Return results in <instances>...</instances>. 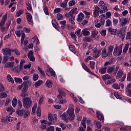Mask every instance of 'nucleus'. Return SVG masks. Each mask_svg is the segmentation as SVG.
I'll return each instance as SVG.
<instances>
[{
    "instance_id": "f257e3e1",
    "label": "nucleus",
    "mask_w": 131,
    "mask_h": 131,
    "mask_svg": "<svg viewBox=\"0 0 131 131\" xmlns=\"http://www.w3.org/2000/svg\"><path fill=\"white\" fill-rule=\"evenodd\" d=\"M22 101L25 109H29L32 105V100L29 97L24 98Z\"/></svg>"
},
{
    "instance_id": "f03ea898",
    "label": "nucleus",
    "mask_w": 131,
    "mask_h": 131,
    "mask_svg": "<svg viewBox=\"0 0 131 131\" xmlns=\"http://www.w3.org/2000/svg\"><path fill=\"white\" fill-rule=\"evenodd\" d=\"M67 112L70 117V120H73L75 117V115H74V106L73 104H70L68 110L67 111Z\"/></svg>"
},
{
    "instance_id": "7ed1b4c3",
    "label": "nucleus",
    "mask_w": 131,
    "mask_h": 131,
    "mask_svg": "<svg viewBox=\"0 0 131 131\" xmlns=\"http://www.w3.org/2000/svg\"><path fill=\"white\" fill-rule=\"evenodd\" d=\"M99 6L100 8L99 10V12L100 14H104L105 12L108 11V9L107 8V6L105 5L104 1H100L99 3Z\"/></svg>"
},
{
    "instance_id": "20e7f679",
    "label": "nucleus",
    "mask_w": 131,
    "mask_h": 131,
    "mask_svg": "<svg viewBox=\"0 0 131 131\" xmlns=\"http://www.w3.org/2000/svg\"><path fill=\"white\" fill-rule=\"evenodd\" d=\"M119 69V67L117 66L115 68V67L114 66L112 67H108L107 69V72L109 74H111V73H114L115 75H116V74L117 73V71H118V70Z\"/></svg>"
},
{
    "instance_id": "39448f33",
    "label": "nucleus",
    "mask_w": 131,
    "mask_h": 131,
    "mask_svg": "<svg viewBox=\"0 0 131 131\" xmlns=\"http://www.w3.org/2000/svg\"><path fill=\"white\" fill-rule=\"evenodd\" d=\"M14 64L15 63L13 61L8 62L5 64L4 67L5 68H10L11 71H14V70L17 71V70H18V68H19V66H17V67H15L14 68Z\"/></svg>"
},
{
    "instance_id": "423d86ee",
    "label": "nucleus",
    "mask_w": 131,
    "mask_h": 131,
    "mask_svg": "<svg viewBox=\"0 0 131 131\" xmlns=\"http://www.w3.org/2000/svg\"><path fill=\"white\" fill-rule=\"evenodd\" d=\"M114 54H116L117 56H120L122 53V46L116 45L114 48Z\"/></svg>"
},
{
    "instance_id": "0eeeda50",
    "label": "nucleus",
    "mask_w": 131,
    "mask_h": 131,
    "mask_svg": "<svg viewBox=\"0 0 131 131\" xmlns=\"http://www.w3.org/2000/svg\"><path fill=\"white\" fill-rule=\"evenodd\" d=\"M99 22H100V19H95L94 21L95 27H96V28H100L102 25H104V24H105V19L101 18L100 19V23Z\"/></svg>"
},
{
    "instance_id": "6e6552de",
    "label": "nucleus",
    "mask_w": 131,
    "mask_h": 131,
    "mask_svg": "<svg viewBox=\"0 0 131 131\" xmlns=\"http://www.w3.org/2000/svg\"><path fill=\"white\" fill-rule=\"evenodd\" d=\"M63 95H58L57 96V98L58 99V100H56L55 102L56 103H59V104H65V103H67V100H63Z\"/></svg>"
},
{
    "instance_id": "1a4fd4ad",
    "label": "nucleus",
    "mask_w": 131,
    "mask_h": 131,
    "mask_svg": "<svg viewBox=\"0 0 131 131\" xmlns=\"http://www.w3.org/2000/svg\"><path fill=\"white\" fill-rule=\"evenodd\" d=\"M48 119L51 121V122H56L57 121V115L56 114H49L48 116Z\"/></svg>"
},
{
    "instance_id": "9d476101",
    "label": "nucleus",
    "mask_w": 131,
    "mask_h": 131,
    "mask_svg": "<svg viewBox=\"0 0 131 131\" xmlns=\"http://www.w3.org/2000/svg\"><path fill=\"white\" fill-rule=\"evenodd\" d=\"M11 52H12V49L9 48L2 49V53L4 56H11V55H12Z\"/></svg>"
},
{
    "instance_id": "9b49d317",
    "label": "nucleus",
    "mask_w": 131,
    "mask_h": 131,
    "mask_svg": "<svg viewBox=\"0 0 131 131\" xmlns=\"http://www.w3.org/2000/svg\"><path fill=\"white\" fill-rule=\"evenodd\" d=\"M120 22L121 26H125V25L128 24L129 21L128 18L121 17L120 18Z\"/></svg>"
},
{
    "instance_id": "f8f14e48",
    "label": "nucleus",
    "mask_w": 131,
    "mask_h": 131,
    "mask_svg": "<svg viewBox=\"0 0 131 131\" xmlns=\"http://www.w3.org/2000/svg\"><path fill=\"white\" fill-rule=\"evenodd\" d=\"M61 119L64 121H68L70 120V117L66 113H63L62 115L60 116Z\"/></svg>"
},
{
    "instance_id": "ddd939ff",
    "label": "nucleus",
    "mask_w": 131,
    "mask_h": 131,
    "mask_svg": "<svg viewBox=\"0 0 131 131\" xmlns=\"http://www.w3.org/2000/svg\"><path fill=\"white\" fill-rule=\"evenodd\" d=\"M28 57L31 62H34V61H35V58H34L33 52H32V51H30L28 54Z\"/></svg>"
},
{
    "instance_id": "4468645a",
    "label": "nucleus",
    "mask_w": 131,
    "mask_h": 131,
    "mask_svg": "<svg viewBox=\"0 0 131 131\" xmlns=\"http://www.w3.org/2000/svg\"><path fill=\"white\" fill-rule=\"evenodd\" d=\"M109 56V53L107 52V49L106 48L103 49L102 50L101 52V56L103 59H105V58H107V57Z\"/></svg>"
},
{
    "instance_id": "2eb2a0df",
    "label": "nucleus",
    "mask_w": 131,
    "mask_h": 131,
    "mask_svg": "<svg viewBox=\"0 0 131 131\" xmlns=\"http://www.w3.org/2000/svg\"><path fill=\"white\" fill-rule=\"evenodd\" d=\"M100 14V8L98 6L95 7L93 10V15L94 17H98Z\"/></svg>"
},
{
    "instance_id": "dca6fc26",
    "label": "nucleus",
    "mask_w": 131,
    "mask_h": 131,
    "mask_svg": "<svg viewBox=\"0 0 131 131\" xmlns=\"http://www.w3.org/2000/svg\"><path fill=\"white\" fill-rule=\"evenodd\" d=\"M26 15L29 24H32V23H33V20H32V15L30 13L28 12L26 13Z\"/></svg>"
},
{
    "instance_id": "f3484780",
    "label": "nucleus",
    "mask_w": 131,
    "mask_h": 131,
    "mask_svg": "<svg viewBox=\"0 0 131 131\" xmlns=\"http://www.w3.org/2000/svg\"><path fill=\"white\" fill-rule=\"evenodd\" d=\"M67 3H68V0H65L64 2H62L60 4V8H62L64 9V11H67V10H69V9L67 8Z\"/></svg>"
},
{
    "instance_id": "a211bd4d",
    "label": "nucleus",
    "mask_w": 131,
    "mask_h": 131,
    "mask_svg": "<svg viewBox=\"0 0 131 131\" xmlns=\"http://www.w3.org/2000/svg\"><path fill=\"white\" fill-rule=\"evenodd\" d=\"M7 14L3 15L2 20L0 22V28L3 27L6 23V20H7Z\"/></svg>"
},
{
    "instance_id": "6ab92c4d",
    "label": "nucleus",
    "mask_w": 131,
    "mask_h": 131,
    "mask_svg": "<svg viewBox=\"0 0 131 131\" xmlns=\"http://www.w3.org/2000/svg\"><path fill=\"white\" fill-rule=\"evenodd\" d=\"M83 19H84V14L82 13H80L77 18V21L78 22H81Z\"/></svg>"
},
{
    "instance_id": "aec40b11",
    "label": "nucleus",
    "mask_w": 131,
    "mask_h": 131,
    "mask_svg": "<svg viewBox=\"0 0 131 131\" xmlns=\"http://www.w3.org/2000/svg\"><path fill=\"white\" fill-rule=\"evenodd\" d=\"M101 54V50H95L93 54L94 58H98Z\"/></svg>"
},
{
    "instance_id": "412c9836",
    "label": "nucleus",
    "mask_w": 131,
    "mask_h": 131,
    "mask_svg": "<svg viewBox=\"0 0 131 131\" xmlns=\"http://www.w3.org/2000/svg\"><path fill=\"white\" fill-rule=\"evenodd\" d=\"M81 34H83V36H89L91 33L88 30V29H84L82 30Z\"/></svg>"
},
{
    "instance_id": "4be33fe9",
    "label": "nucleus",
    "mask_w": 131,
    "mask_h": 131,
    "mask_svg": "<svg viewBox=\"0 0 131 131\" xmlns=\"http://www.w3.org/2000/svg\"><path fill=\"white\" fill-rule=\"evenodd\" d=\"M45 85L47 88H51L53 86V81L51 80L48 79L46 81Z\"/></svg>"
},
{
    "instance_id": "5701e85b",
    "label": "nucleus",
    "mask_w": 131,
    "mask_h": 131,
    "mask_svg": "<svg viewBox=\"0 0 131 131\" xmlns=\"http://www.w3.org/2000/svg\"><path fill=\"white\" fill-rule=\"evenodd\" d=\"M113 50H114V47L113 46H110L107 48V52L109 54V57L112 55V53L113 52Z\"/></svg>"
},
{
    "instance_id": "b1692460",
    "label": "nucleus",
    "mask_w": 131,
    "mask_h": 131,
    "mask_svg": "<svg viewBox=\"0 0 131 131\" xmlns=\"http://www.w3.org/2000/svg\"><path fill=\"white\" fill-rule=\"evenodd\" d=\"M81 65H82V68L84 70H85V71H86L87 72H89L91 74H93V73H92V72H91V70H90V69H89L88 66H86V65H85V64L84 63H82Z\"/></svg>"
},
{
    "instance_id": "393cba45",
    "label": "nucleus",
    "mask_w": 131,
    "mask_h": 131,
    "mask_svg": "<svg viewBox=\"0 0 131 131\" xmlns=\"http://www.w3.org/2000/svg\"><path fill=\"white\" fill-rule=\"evenodd\" d=\"M96 116L99 120H104V116L100 112H96Z\"/></svg>"
},
{
    "instance_id": "a878e982",
    "label": "nucleus",
    "mask_w": 131,
    "mask_h": 131,
    "mask_svg": "<svg viewBox=\"0 0 131 131\" xmlns=\"http://www.w3.org/2000/svg\"><path fill=\"white\" fill-rule=\"evenodd\" d=\"M52 24L53 27H54V28H55L56 30H59V26L58 25V23H57V21H56L55 19H52Z\"/></svg>"
},
{
    "instance_id": "bb28decb",
    "label": "nucleus",
    "mask_w": 131,
    "mask_h": 131,
    "mask_svg": "<svg viewBox=\"0 0 131 131\" xmlns=\"http://www.w3.org/2000/svg\"><path fill=\"white\" fill-rule=\"evenodd\" d=\"M60 24L61 29H64L66 27V25L67 24V21L66 20H61L59 22Z\"/></svg>"
},
{
    "instance_id": "cd10ccee",
    "label": "nucleus",
    "mask_w": 131,
    "mask_h": 131,
    "mask_svg": "<svg viewBox=\"0 0 131 131\" xmlns=\"http://www.w3.org/2000/svg\"><path fill=\"white\" fill-rule=\"evenodd\" d=\"M111 80H106L105 81V84H112V83L115 82L116 79L115 78H112V79H110Z\"/></svg>"
},
{
    "instance_id": "c85d7f7f",
    "label": "nucleus",
    "mask_w": 131,
    "mask_h": 131,
    "mask_svg": "<svg viewBox=\"0 0 131 131\" xmlns=\"http://www.w3.org/2000/svg\"><path fill=\"white\" fill-rule=\"evenodd\" d=\"M103 80H107V79H112V78H114V77H111L109 75V74H105L102 76Z\"/></svg>"
},
{
    "instance_id": "c756f323",
    "label": "nucleus",
    "mask_w": 131,
    "mask_h": 131,
    "mask_svg": "<svg viewBox=\"0 0 131 131\" xmlns=\"http://www.w3.org/2000/svg\"><path fill=\"white\" fill-rule=\"evenodd\" d=\"M107 31L108 32H110L111 34H113L114 35H116V32H117V30H116L115 29H112V28L110 27L108 28Z\"/></svg>"
},
{
    "instance_id": "7c9ffc66",
    "label": "nucleus",
    "mask_w": 131,
    "mask_h": 131,
    "mask_svg": "<svg viewBox=\"0 0 131 131\" xmlns=\"http://www.w3.org/2000/svg\"><path fill=\"white\" fill-rule=\"evenodd\" d=\"M94 125L98 129H100L102 127V124L101 122H98L97 121H94Z\"/></svg>"
},
{
    "instance_id": "2f4dec72",
    "label": "nucleus",
    "mask_w": 131,
    "mask_h": 131,
    "mask_svg": "<svg viewBox=\"0 0 131 131\" xmlns=\"http://www.w3.org/2000/svg\"><path fill=\"white\" fill-rule=\"evenodd\" d=\"M24 13V10L23 9H19L17 11V12L16 13L15 17L17 18V17H20Z\"/></svg>"
},
{
    "instance_id": "473e14b6",
    "label": "nucleus",
    "mask_w": 131,
    "mask_h": 131,
    "mask_svg": "<svg viewBox=\"0 0 131 131\" xmlns=\"http://www.w3.org/2000/svg\"><path fill=\"white\" fill-rule=\"evenodd\" d=\"M123 75V72L122 71V70H119L117 74L116 77H117V78H120L122 77Z\"/></svg>"
},
{
    "instance_id": "72a5a7b5",
    "label": "nucleus",
    "mask_w": 131,
    "mask_h": 131,
    "mask_svg": "<svg viewBox=\"0 0 131 131\" xmlns=\"http://www.w3.org/2000/svg\"><path fill=\"white\" fill-rule=\"evenodd\" d=\"M7 79L9 82H11V83H14V79L12 78L11 75L8 74L7 75Z\"/></svg>"
},
{
    "instance_id": "f704fd0d",
    "label": "nucleus",
    "mask_w": 131,
    "mask_h": 131,
    "mask_svg": "<svg viewBox=\"0 0 131 131\" xmlns=\"http://www.w3.org/2000/svg\"><path fill=\"white\" fill-rule=\"evenodd\" d=\"M106 71L107 67H103L99 70V73H100V74H105Z\"/></svg>"
},
{
    "instance_id": "c9c22d12",
    "label": "nucleus",
    "mask_w": 131,
    "mask_h": 131,
    "mask_svg": "<svg viewBox=\"0 0 131 131\" xmlns=\"http://www.w3.org/2000/svg\"><path fill=\"white\" fill-rule=\"evenodd\" d=\"M24 63H25V60L21 59L19 64V70H20V71H22V70H23V66L24 65Z\"/></svg>"
},
{
    "instance_id": "e433bc0d",
    "label": "nucleus",
    "mask_w": 131,
    "mask_h": 131,
    "mask_svg": "<svg viewBox=\"0 0 131 131\" xmlns=\"http://www.w3.org/2000/svg\"><path fill=\"white\" fill-rule=\"evenodd\" d=\"M128 48H129V43H127L125 45L124 48L123 50V52L124 54H126V52H127V50H128Z\"/></svg>"
},
{
    "instance_id": "4c0bfd02",
    "label": "nucleus",
    "mask_w": 131,
    "mask_h": 131,
    "mask_svg": "<svg viewBox=\"0 0 131 131\" xmlns=\"http://www.w3.org/2000/svg\"><path fill=\"white\" fill-rule=\"evenodd\" d=\"M45 99V96L42 95L40 97L39 100V103H38V107L43 103V100Z\"/></svg>"
},
{
    "instance_id": "58836bf2",
    "label": "nucleus",
    "mask_w": 131,
    "mask_h": 131,
    "mask_svg": "<svg viewBox=\"0 0 131 131\" xmlns=\"http://www.w3.org/2000/svg\"><path fill=\"white\" fill-rule=\"evenodd\" d=\"M96 64V63L95 61H91L90 62V67L92 70H94L95 69V65Z\"/></svg>"
},
{
    "instance_id": "ea45409f",
    "label": "nucleus",
    "mask_w": 131,
    "mask_h": 131,
    "mask_svg": "<svg viewBox=\"0 0 131 131\" xmlns=\"http://www.w3.org/2000/svg\"><path fill=\"white\" fill-rule=\"evenodd\" d=\"M98 33H99V32L97 30H94L92 31L91 37H93V38H95L97 35H98Z\"/></svg>"
},
{
    "instance_id": "a19ab883",
    "label": "nucleus",
    "mask_w": 131,
    "mask_h": 131,
    "mask_svg": "<svg viewBox=\"0 0 131 131\" xmlns=\"http://www.w3.org/2000/svg\"><path fill=\"white\" fill-rule=\"evenodd\" d=\"M9 61V56L8 55H4L3 57V60L2 62L5 63H7Z\"/></svg>"
},
{
    "instance_id": "79ce46f5",
    "label": "nucleus",
    "mask_w": 131,
    "mask_h": 131,
    "mask_svg": "<svg viewBox=\"0 0 131 131\" xmlns=\"http://www.w3.org/2000/svg\"><path fill=\"white\" fill-rule=\"evenodd\" d=\"M42 80H39L38 81H37L35 84L34 86L35 88H37L38 86H39V85H41V84L42 83Z\"/></svg>"
},
{
    "instance_id": "37998d69",
    "label": "nucleus",
    "mask_w": 131,
    "mask_h": 131,
    "mask_svg": "<svg viewBox=\"0 0 131 131\" xmlns=\"http://www.w3.org/2000/svg\"><path fill=\"white\" fill-rule=\"evenodd\" d=\"M49 73L50 74V76H53L55 77L56 76V74H55V71H54V70L52 68H49Z\"/></svg>"
},
{
    "instance_id": "c03bdc74",
    "label": "nucleus",
    "mask_w": 131,
    "mask_h": 131,
    "mask_svg": "<svg viewBox=\"0 0 131 131\" xmlns=\"http://www.w3.org/2000/svg\"><path fill=\"white\" fill-rule=\"evenodd\" d=\"M11 52H12V53H14L17 56L20 55V52H19L17 49H11Z\"/></svg>"
},
{
    "instance_id": "a18cd8bd",
    "label": "nucleus",
    "mask_w": 131,
    "mask_h": 131,
    "mask_svg": "<svg viewBox=\"0 0 131 131\" xmlns=\"http://www.w3.org/2000/svg\"><path fill=\"white\" fill-rule=\"evenodd\" d=\"M36 113L37 116H39V117L41 116V110H40V107L38 106Z\"/></svg>"
},
{
    "instance_id": "49530a36",
    "label": "nucleus",
    "mask_w": 131,
    "mask_h": 131,
    "mask_svg": "<svg viewBox=\"0 0 131 131\" xmlns=\"http://www.w3.org/2000/svg\"><path fill=\"white\" fill-rule=\"evenodd\" d=\"M26 93H27V91H23L20 94V97H22V98H26V97H28V94Z\"/></svg>"
},
{
    "instance_id": "de8ad7c7",
    "label": "nucleus",
    "mask_w": 131,
    "mask_h": 131,
    "mask_svg": "<svg viewBox=\"0 0 131 131\" xmlns=\"http://www.w3.org/2000/svg\"><path fill=\"white\" fill-rule=\"evenodd\" d=\"M69 50L71 51V52H72V53H74V54H75L76 52L75 51V48L73 47L72 45H70L69 47Z\"/></svg>"
},
{
    "instance_id": "09e8293b",
    "label": "nucleus",
    "mask_w": 131,
    "mask_h": 131,
    "mask_svg": "<svg viewBox=\"0 0 131 131\" xmlns=\"http://www.w3.org/2000/svg\"><path fill=\"white\" fill-rule=\"evenodd\" d=\"M13 107H16L17 106V98L14 97L12 100Z\"/></svg>"
},
{
    "instance_id": "8fccbe9b",
    "label": "nucleus",
    "mask_w": 131,
    "mask_h": 131,
    "mask_svg": "<svg viewBox=\"0 0 131 131\" xmlns=\"http://www.w3.org/2000/svg\"><path fill=\"white\" fill-rule=\"evenodd\" d=\"M75 34H76V35H77L78 37H81V29L78 30L77 31L75 32Z\"/></svg>"
},
{
    "instance_id": "3c124183",
    "label": "nucleus",
    "mask_w": 131,
    "mask_h": 131,
    "mask_svg": "<svg viewBox=\"0 0 131 131\" xmlns=\"http://www.w3.org/2000/svg\"><path fill=\"white\" fill-rule=\"evenodd\" d=\"M112 25V22H111V20L107 19L106 21V27H110V26Z\"/></svg>"
},
{
    "instance_id": "603ef678",
    "label": "nucleus",
    "mask_w": 131,
    "mask_h": 131,
    "mask_svg": "<svg viewBox=\"0 0 131 131\" xmlns=\"http://www.w3.org/2000/svg\"><path fill=\"white\" fill-rule=\"evenodd\" d=\"M23 113H24V109L18 110L17 111H16V114L19 116H21V115H23Z\"/></svg>"
},
{
    "instance_id": "864d4df0",
    "label": "nucleus",
    "mask_w": 131,
    "mask_h": 131,
    "mask_svg": "<svg viewBox=\"0 0 131 131\" xmlns=\"http://www.w3.org/2000/svg\"><path fill=\"white\" fill-rule=\"evenodd\" d=\"M63 15H62L60 13H58L56 16L57 20H62L63 19Z\"/></svg>"
},
{
    "instance_id": "5fc2aeb1",
    "label": "nucleus",
    "mask_w": 131,
    "mask_h": 131,
    "mask_svg": "<svg viewBox=\"0 0 131 131\" xmlns=\"http://www.w3.org/2000/svg\"><path fill=\"white\" fill-rule=\"evenodd\" d=\"M113 89H115V90H119L120 89V87L119 86V85L118 84H113L112 85Z\"/></svg>"
},
{
    "instance_id": "6e6d98bb",
    "label": "nucleus",
    "mask_w": 131,
    "mask_h": 131,
    "mask_svg": "<svg viewBox=\"0 0 131 131\" xmlns=\"http://www.w3.org/2000/svg\"><path fill=\"white\" fill-rule=\"evenodd\" d=\"M14 81L15 82H17V83H22V79L20 78H14Z\"/></svg>"
},
{
    "instance_id": "4d7b16f0",
    "label": "nucleus",
    "mask_w": 131,
    "mask_h": 131,
    "mask_svg": "<svg viewBox=\"0 0 131 131\" xmlns=\"http://www.w3.org/2000/svg\"><path fill=\"white\" fill-rule=\"evenodd\" d=\"M69 7H73V6H75V1L72 0L69 2Z\"/></svg>"
},
{
    "instance_id": "13d9d810",
    "label": "nucleus",
    "mask_w": 131,
    "mask_h": 131,
    "mask_svg": "<svg viewBox=\"0 0 131 131\" xmlns=\"http://www.w3.org/2000/svg\"><path fill=\"white\" fill-rule=\"evenodd\" d=\"M84 40L86 42H91V41L92 40V37H85L84 39Z\"/></svg>"
},
{
    "instance_id": "bf43d9fd",
    "label": "nucleus",
    "mask_w": 131,
    "mask_h": 131,
    "mask_svg": "<svg viewBox=\"0 0 131 131\" xmlns=\"http://www.w3.org/2000/svg\"><path fill=\"white\" fill-rule=\"evenodd\" d=\"M30 115V112L29 111H25V114H24V118H26L28 117Z\"/></svg>"
},
{
    "instance_id": "052dcab7",
    "label": "nucleus",
    "mask_w": 131,
    "mask_h": 131,
    "mask_svg": "<svg viewBox=\"0 0 131 131\" xmlns=\"http://www.w3.org/2000/svg\"><path fill=\"white\" fill-rule=\"evenodd\" d=\"M62 11V9L61 8H56L54 10V13L55 14H58V13H60V12Z\"/></svg>"
},
{
    "instance_id": "680f3d73",
    "label": "nucleus",
    "mask_w": 131,
    "mask_h": 131,
    "mask_svg": "<svg viewBox=\"0 0 131 131\" xmlns=\"http://www.w3.org/2000/svg\"><path fill=\"white\" fill-rule=\"evenodd\" d=\"M7 96H8L6 93L3 92L0 93V98H7Z\"/></svg>"
},
{
    "instance_id": "e2e57ef3",
    "label": "nucleus",
    "mask_w": 131,
    "mask_h": 131,
    "mask_svg": "<svg viewBox=\"0 0 131 131\" xmlns=\"http://www.w3.org/2000/svg\"><path fill=\"white\" fill-rule=\"evenodd\" d=\"M58 93H59V95H60L61 96H66V93H65V92L63 90L58 89Z\"/></svg>"
},
{
    "instance_id": "0e129e2a",
    "label": "nucleus",
    "mask_w": 131,
    "mask_h": 131,
    "mask_svg": "<svg viewBox=\"0 0 131 131\" xmlns=\"http://www.w3.org/2000/svg\"><path fill=\"white\" fill-rule=\"evenodd\" d=\"M38 75L34 74L33 76V79L34 80V81H36V80H37V79H38Z\"/></svg>"
},
{
    "instance_id": "69168bd1",
    "label": "nucleus",
    "mask_w": 131,
    "mask_h": 131,
    "mask_svg": "<svg viewBox=\"0 0 131 131\" xmlns=\"http://www.w3.org/2000/svg\"><path fill=\"white\" fill-rule=\"evenodd\" d=\"M54 129H55V127L53 126H51L49 127L48 128L46 129L47 131H54Z\"/></svg>"
},
{
    "instance_id": "338daca9",
    "label": "nucleus",
    "mask_w": 131,
    "mask_h": 131,
    "mask_svg": "<svg viewBox=\"0 0 131 131\" xmlns=\"http://www.w3.org/2000/svg\"><path fill=\"white\" fill-rule=\"evenodd\" d=\"M126 38H127V39H131V31L127 33Z\"/></svg>"
},
{
    "instance_id": "774afa93",
    "label": "nucleus",
    "mask_w": 131,
    "mask_h": 131,
    "mask_svg": "<svg viewBox=\"0 0 131 131\" xmlns=\"http://www.w3.org/2000/svg\"><path fill=\"white\" fill-rule=\"evenodd\" d=\"M127 80L128 81H131V73H129L127 74Z\"/></svg>"
}]
</instances>
